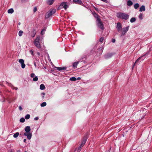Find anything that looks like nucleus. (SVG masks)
I'll list each match as a JSON object with an SVG mask.
<instances>
[{
    "label": "nucleus",
    "mask_w": 152,
    "mask_h": 152,
    "mask_svg": "<svg viewBox=\"0 0 152 152\" xmlns=\"http://www.w3.org/2000/svg\"><path fill=\"white\" fill-rule=\"evenodd\" d=\"M145 10L144 5H142L140 8V11L142 12V11H145Z\"/></svg>",
    "instance_id": "2eb2a0df"
},
{
    "label": "nucleus",
    "mask_w": 152,
    "mask_h": 152,
    "mask_svg": "<svg viewBox=\"0 0 152 152\" xmlns=\"http://www.w3.org/2000/svg\"><path fill=\"white\" fill-rule=\"evenodd\" d=\"M136 20V19L135 18H132L130 19V21L131 23H133Z\"/></svg>",
    "instance_id": "a878e982"
},
{
    "label": "nucleus",
    "mask_w": 152,
    "mask_h": 152,
    "mask_svg": "<svg viewBox=\"0 0 152 152\" xmlns=\"http://www.w3.org/2000/svg\"><path fill=\"white\" fill-rule=\"evenodd\" d=\"M63 7V8L65 10H66L69 6L66 4V2H63L60 5V7Z\"/></svg>",
    "instance_id": "423d86ee"
},
{
    "label": "nucleus",
    "mask_w": 152,
    "mask_h": 152,
    "mask_svg": "<svg viewBox=\"0 0 152 152\" xmlns=\"http://www.w3.org/2000/svg\"><path fill=\"white\" fill-rule=\"evenodd\" d=\"M88 137V134H86V135L84 137L83 139V141L81 144L83 146L86 143Z\"/></svg>",
    "instance_id": "20e7f679"
},
{
    "label": "nucleus",
    "mask_w": 152,
    "mask_h": 152,
    "mask_svg": "<svg viewBox=\"0 0 152 152\" xmlns=\"http://www.w3.org/2000/svg\"><path fill=\"white\" fill-rule=\"evenodd\" d=\"M102 48H99L98 50H101V51L102 52Z\"/></svg>",
    "instance_id": "c03bdc74"
},
{
    "label": "nucleus",
    "mask_w": 152,
    "mask_h": 152,
    "mask_svg": "<svg viewBox=\"0 0 152 152\" xmlns=\"http://www.w3.org/2000/svg\"><path fill=\"white\" fill-rule=\"evenodd\" d=\"M113 56V54L111 53H108L105 55V58H108L111 57Z\"/></svg>",
    "instance_id": "9d476101"
},
{
    "label": "nucleus",
    "mask_w": 152,
    "mask_h": 152,
    "mask_svg": "<svg viewBox=\"0 0 152 152\" xmlns=\"http://www.w3.org/2000/svg\"><path fill=\"white\" fill-rule=\"evenodd\" d=\"M104 39V38L103 37H102L100 38L99 39V41L100 42H102L103 41V40Z\"/></svg>",
    "instance_id": "c9c22d12"
},
{
    "label": "nucleus",
    "mask_w": 152,
    "mask_h": 152,
    "mask_svg": "<svg viewBox=\"0 0 152 152\" xmlns=\"http://www.w3.org/2000/svg\"><path fill=\"white\" fill-rule=\"evenodd\" d=\"M34 65L35 66V67H37V65L35 62H34Z\"/></svg>",
    "instance_id": "09e8293b"
},
{
    "label": "nucleus",
    "mask_w": 152,
    "mask_h": 152,
    "mask_svg": "<svg viewBox=\"0 0 152 152\" xmlns=\"http://www.w3.org/2000/svg\"><path fill=\"white\" fill-rule=\"evenodd\" d=\"M47 103L46 102H44L41 104V107H45Z\"/></svg>",
    "instance_id": "cd10ccee"
},
{
    "label": "nucleus",
    "mask_w": 152,
    "mask_h": 152,
    "mask_svg": "<svg viewBox=\"0 0 152 152\" xmlns=\"http://www.w3.org/2000/svg\"><path fill=\"white\" fill-rule=\"evenodd\" d=\"M145 56V55H144L143 56H140V57H139L137 60L136 61L135 63L132 66V69L133 68L136 64H137V63H138L140 61H141L144 60V59L142 58L143 57V56Z\"/></svg>",
    "instance_id": "39448f33"
},
{
    "label": "nucleus",
    "mask_w": 152,
    "mask_h": 152,
    "mask_svg": "<svg viewBox=\"0 0 152 152\" xmlns=\"http://www.w3.org/2000/svg\"><path fill=\"white\" fill-rule=\"evenodd\" d=\"M95 10H96V11H97V10H98V8H96V7H94Z\"/></svg>",
    "instance_id": "603ef678"
},
{
    "label": "nucleus",
    "mask_w": 152,
    "mask_h": 152,
    "mask_svg": "<svg viewBox=\"0 0 152 152\" xmlns=\"http://www.w3.org/2000/svg\"><path fill=\"white\" fill-rule=\"evenodd\" d=\"M43 31H41V34L42 35H43L44 34V33H43Z\"/></svg>",
    "instance_id": "de8ad7c7"
},
{
    "label": "nucleus",
    "mask_w": 152,
    "mask_h": 152,
    "mask_svg": "<svg viewBox=\"0 0 152 152\" xmlns=\"http://www.w3.org/2000/svg\"><path fill=\"white\" fill-rule=\"evenodd\" d=\"M19 109L20 110H22V108L21 106H20L19 107Z\"/></svg>",
    "instance_id": "79ce46f5"
},
{
    "label": "nucleus",
    "mask_w": 152,
    "mask_h": 152,
    "mask_svg": "<svg viewBox=\"0 0 152 152\" xmlns=\"http://www.w3.org/2000/svg\"><path fill=\"white\" fill-rule=\"evenodd\" d=\"M83 146H82V145H80L78 149L77 150V152H80V151H81V148L83 147Z\"/></svg>",
    "instance_id": "b1692460"
},
{
    "label": "nucleus",
    "mask_w": 152,
    "mask_h": 152,
    "mask_svg": "<svg viewBox=\"0 0 152 152\" xmlns=\"http://www.w3.org/2000/svg\"><path fill=\"white\" fill-rule=\"evenodd\" d=\"M35 75V74L34 73H31V77L32 78H33L34 77Z\"/></svg>",
    "instance_id": "4c0bfd02"
},
{
    "label": "nucleus",
    "mask_w": 152,
    "mask_h": 152,
    "mask_svg": "<svg viewBox=\"0 0 152 152\" xmlns=\"http://www.w3.org/2000/svg\"><path fill=\"white\" fill-rule=\"evenodd\" d=\"M54 1L53 0H48L47 1V3L49 5H51L53 3Z\"/></svg>",
    "instance_id": "ddd939ff"
},
{
    "label": "nucleus",
    "mask_w": 152,
    "mask_h": 152,
    "mask_svg": "<svg viewBox=\"0 0 152 152\" xmlns=\"http://www.w3.org/2000/svg\"><path fill=\"white\" fill-rule=\"evenodd\" d=\"M139 4L138 3H136L134 5V7L135 9H137L139 7Z\"/></svg>",
    "instance_id": "5701e85b"
},
{
    "label": "nucleus",
    "mask_w": 152,
    "mask_h": 152,
    "mask_svg": "<svg viewBox=\"0 0 152 152\" xmlns=\"http://www.w3.org/2000/svg\"><path fill=\"white\" fill-rule=\"evenodd\" d=\"M97 21L98 22V26L101 29L103 30L104 25L101 21V20L99 17L97 18Z\"/></svg>",
    "instance_id": "7ed1b4c3"
},
{
    "label": "nucleus",
    "mask_w": 152,
    "mask_h": 152,
    "mask_svg": "<svg viewBox=\"0 0 152 152\" xmlns=\"http://www.w3.org/2000/svg\"><path fill=\"white\" fill-rule=\"evenodd\" d=\"M25 119L23 118H22L20 120V122L23 123L24 122Z\"/></svg>",
    "instance_id": "7c9ffc66"
},
{
    "label": "nucleus",
    "mask_w": 152,
    "mask_h": 152,
    "mask_svg": "<svg viewBox=\"0 0 152 152\" xmlns=\"http://www.w3.org/2000/svg\"><path fill=\"white\" fill-rule=\"evenodd\" d=\"M38 80V78L37 76H35L34 78L33 79V80L34 81H37Z\"/></svg>",
    "instance_id": "473e14b6"
},
{
    "label": "nucleus",
    "mask_w": 152,
    "mask_h": 152,
    "mask_svg": "<svg viewBox=\"0 0 152 152\" xmlns=\"http://www.w3.org/2000/svg\"><path fill=\"white\" fill-rule=\"evenodd\" d=\"M45 86L43 84H42L40 85V89L41 90H43L45 89Z\"/></svg>",
    "instance_id": "a211bd4d"
},
{
    "label": "nucleus",
    "mask_w": 152,
    "mask_h": 152,
    "mask_svg": "<svg viewBox=\"0 0 152 152\" xmlns=\"http://www.w3.org/2000/svg\"><path fill=\"white\" fill-rule=\"evenodd\" d=\"M139 18L140 19H142L143 18V15L142 14H140L139 15Z\"/></svg>",
    "instance_id": "72a5a7b5"
},
{
    "label": "nucleus",
    "mask_w": 152,
    "mask_h": 152,
    "mask_svg": "<svg viewBox=\"0 0 152 152\" xmlns=\"http://www.w3.org/2000/svg\"><path fill=\"white\" fill-rule=\"evenodd\" d=\"M125 33L124 32V31H123L122 32V33L121 35V36H123L125 34Z\"/></svg>",
    "instance_id": "37998d69"
},
{
    "label": "nucleus",
    "mask_w": 152,
    "mask_h": 152,
    "mask_svg": "<svg viewBox=\"0 0 152 152\" xmlns=\"http://www.w3.org/2000/svg\"><path fill=\"white\" fill-rule=\"evenodd\" d=\"M25 130L27 132H29L31 130V129L30 126H26L25 128Z\"/></svg>",
    "instance_id": "9b49d317"
},
{
    "label": "nucleus",
    "mask_w": 152,
    "mask_h": 152,
    "mask_svg": "<svg viewBox=\"0 0 152 152\" xmlns=\"http://www.w3.org/2000/svg\"><path fill=\"white\" fill-rule=\"evenodd\" d=\"M45 30H46L45 29L43 28V29H42V31H45Z\"/></svg>",
    "instance_id": "3c124183"
},
{
    "label": "nucleus",
    "mask_w": 152,
    "mask_h": 152,
    "mask_svg": "<svg viewBox=\"0 0 152 152\" xmlns=\"http://www.w3.org/2000/svg\"><path fill=\"white\" fill-rule=\"evenodd\" d=\"M19 134V132H17L14 134L13 137L15 138H16L18 136Z\"/></svg>",
    "instance_id": "4be33fe9"
},
{
    "label": "nucleus",
    "mask_w": 152,
    "mask_h": 152,
    "mask_svg": "<svg viewBox=\"0 0 152 152\" xmlns=\"http://www.w3.org/2000/svg\"><path fill=\"white\" fill-rule=\"evenodd\" d=\"M37 55L38 56H40V53L39 52H37Z\"/></svg>",
    "instance_id": "6e6d98bb"
},
{
    "label": "nucleus",
    "mask_w": 152,
    "mask_h": 152,
    "mask_svg": "<svg viewBox=\"0 0 152 152\" xmlns=\"http://www.w3.org/2000/svg\"><path fill=\"white\" fill-rule=\"evenodd\" d=\"M27 136V139L28 140H30L31 138V133L30 132H29L28 133Z\"/></svg>",
    "instance_id": "6ab92c4d"
},
{
    "label": "nucleus",
    "mask_w": 152,
    "mask_h": 152,
    "mask_svg": "<svg viewBox=\"0 0 152 152\" xmlns=\"http://www.w3.org/2000/svg\"><path fill=\"white\" fill-rule=\"evenodd\" d=\"M28 132H26L24 133H23V135H24V136H27V135L28 134Z\"/></svg>",
    "instance_id": "a19ab883"
},
{
    "label": "nucleus",
    "mask_w": 152,
    "mask_h": 152,
    "mask_svg": "<svg viewBox=\"0 0 152 152\" xmlns=\"http://www.w3.org/2000/svg\"><path fill=\"white\" fill-rule=\"evenodd\" d=\"M55 68H56L57 69V70L59 71H61V70H66V67H55Z\"/></svg>",
    "instance_id": "1a4fd4ad"
},
{
    "label": "nucleus",
    "mask_w": 152,
    "mask_h": 152,
    "mask_svg": "<svg viewBox=\"0 0 152 152\" xmlns=\"http://www.w3.org/2000/svg\"><path fill=\"white\" fill-rule=\"evenodd\" d=\"M25 152H27V151H25Z\"/></svg>",
    "instance_id": "052dcab7"
},
{
    "label": "nucleus",
    "mask_w": 152,
    "mask_h": 152,
    "mask_svg": "<svg viewBox=\"0 0 152 152\" xmlns=\"http://www.w3.org/2000/svg\"><path fill=\"white\" fill-rule=\"evenodd\" d=\"M79 63V62H75L73 64V67L74 69L77 68V66Z\"/></svg>",
    "instance_id": "4468645a"
},
{
    "label": "nucleus",
    "mask_w": 152,
    "mask_h": 152,
    "mask_svg": "<svg viewBox=\"0 0 152 152\" xmlns=\"http://www.w3.org/2000/svg\"><path fill=\"white\" fill-rule=\"evenodd\" d=\"M76 80L77 79L74 77H72L70 79V80L72 81H76Z\"/></svg>",
    "instance_id": "bb28decb"
},
{
    "label": "nucleus",
    "mask_w": 152,
    "mask_h": 152,
    "mask_svg": "<svg viewBox=\"0 0 152 152\" xmlns=\"http://www.w3.org/2000/svg\"><path fill=\"white\" fill-rule=\"evenodd\" d=\"M77 80H80L81 79V78L80 77H78L77 78Z\"/></svg>",
    "instance_id": "5fc2aeb1"
},
{
    "label": "nucleus",
    "mask_w": 152,
    "mask_h": 152,
    "mask_svg": "<svg viewBox=\"0 0 152 152\" xmlns=\"http://www.w3.org/2000/svg\"><path fill=\"white\" fill-rule=\"evenodd\" d=\"M37 8L36 7H34V9L33 11L34 12H35L37 11Z\"/></svg>",
    "instance_id": "58836bf2"
},
{
    "label": "nucleus",
    "mask_w": 152,
    "mask_h": 152,
    "mask_svg": "<svg viewBox=\"0 0 152 152\" xmlns=\"http://www.w3.org/2000/svg\"><path fill=\"white\" fill-rule=\"evenodd\" d=\"M16 152H20V150H17Z\"/></svg>",
    "instance_id": "4d7b16f0"
},
{
    "label": "nucleus",
    "mask_w": 152,
    "mask_h": 152,
    "mask_svg": "<svg viewBox=\"0 0 152 152\" xmlns=\"http://www.w3.org/2000/svg\"><path fill=\"white\" fill-rule=\"evenodd\" d=\"M133 4L132 2L130 0H129L127 1V5L129 6H131Z\"/></svg>",
    "instance_id": "f3484780"
},
{
    "label": "nucleus",
    "mask_w": 152,
    "mask_h": 152,
    "mask_svg": "<svg viewBox=\"0 0 152 152\" xmlns=\"http://www.w3.org/2000/svg\"><path fill=\"white\" fill-rule=\"evenodd\" d=\"M13 89H15V90H17L18 88L17 87H14Z\"/></svg>",
    "instance_id": "8fccbe9b"
},
{
    "label": "nucleus",
    "mask_w": 152,
    "mask_h": 152,
    "mask_svg": "<svg viewBox=\"0 0 152 152\" xmlns=\"http://www.w3.org/2000/svg\"><path fill=\"white\" fill-rule=\"evenodd\" d=\"M34 44L38 48H40V45L39 42H34Z\"/></svg>",
    "instance_id": "f8f14e48"
},
{
    "label": "nucleus",
    "mask_w": 152,
    "mask_h": 152,
    "mask_svg": "<svg viewBox=\"0 0 152 152\" xmlns=\"http://www.w3.org/2000/svg\"><path fill=\"white\" fill-rule=\"evenodd\" d=\"M19 62L21 64H23L24 63V61L22 59H20L19 60Z\"/></svg>",
    "instance_id": "c756f323"
},
{
    "label": "nucleus",
    "mask_w": 152,
    "mask_h": 152,
    "mask_svg": "<svg viewBox=\"0 0 152 152\" xmlns=\"http://www.w3.org/2000/svg\"><path fill=\"white\" fill-rule=\"evenodd\" d=\"M35 34H36V32L35 31L34 29H33V30L32 32V34L31 35V36L32 37H34L35 36Z\"/></svg>",
    "instance_id": "393cba45"
},
{
    "label": "nucleus",
    "mask_w": 152,
    "mask_h": 152,
    "mask_svg": "<svg viewBox=\"0 0 152 152\" xmlns=\"http://www.w3.org/2000/svg\"><path fill=\"white\" fill-rule=\"evenodd\" d=\"M73 1L74 3L77 4L81 5L83 4L81 0H73Z\"/></svg>",
    "instance_id": "6e6552de"
},
{
    "label": "nucleus",
    "mask_w": 152,
    "mask_h": 152,
    "mask_svg": "<svg viewBox=\"0 0 152 152\" xmlns=\"http://www.w3.org/2000/svg\"><path fill=\"white\" fill-rule=\"evenodd\" d=\"M22 134H21V133L20 134V135H21Z\"/></svg>",
    "instance_id": "bf43d9fd"
},
{
    "label": "nucleus",
    "mask_w": 152,
    "mask_h": 152,
    "mask_svg": "<svg viewBox=\"0 0 152 152\" xmlns=\"http://www.w3.org/2000/svg\"><path fill=\"white\" fill-rule=\"evenodd\" d=\"M30 115L29 114H27L25 116V118L26 119H28L30 118Z\"/></svg>",
    "instance_id": "c85d7f7f"
},
{
    "label": "nucleus",
    "mask_w": 152,
    "mask_h": 152,
    "mask_svg": "<svg viewBox=\"0 0 152 152\" xmlns=\"http://www.w3.org/2000/svg\"><path fill=\"white\" fill-rule=\"evenodd\" d=\"M25 66L26 65L25 64H24V63L23 64H21V67L22 68H24L25 67Z\"/></svg>",
    "instance_id": "f704fd0d"
},
{
    "label": "nucleus",
    "mask_w": 152,
    "mask_h": 152,
    "mask_svg": "<svg viewBox=\"0 0 152 152\" xmlns=\"http://www.w3.org/2000/svg\"><path fill=\"white\" fill-rule=\"evenodd\" d=\"M23 33V31H20L18 33L19 36L20 37L22 35Z\"/></svg>",
    "instance_id": "2f4dec72"
},
{
    "label": "nucleus",
    "mask_w": 152,
    "mask_h": 152,
    "mask_svg": "<svg viewBox=\"0 0 152 152\" xmlns=\"http://www.w3.org/2000/svg\"><path fill=\"white\" fill-rule=\"evenodd\" d=\"M18 24H19V25H20V23H18Z\"/></svg>",
    "instance_id": "13d9d810"
},
{
    "label": "nucleus",
    "mask_w": 152,
    "mask_h": 152,
    "mask_svg": "<svg viewBox=\"0 0 152 152\" xmlns=\"http://www.w3.org/2000/svg\"><path fill=\"white\" fill-rule=\"evenodd\" d=\"M117 16L118 18L125 20H127L129 17V15L128 14L122 12L117 13Z\"/></svg>",
    "instance_id": "f257e3e1"
},
{
    "label": "nucleus",
    "mask_w": 152,
    "mask_h": 152,
    "mask_svg": "<svg viewBox=\"0 0 152 152\" xmlns=\"http://www.w3.org/2000/svg\"><path fill=\"white\" fill-rule=\"evenodd\" d=\"M30 53L33 56H34V54H33V50H30Z\"/></svg>",
    "instance_id": "e433bc0d"
},
{
    "label": "nucleus",
    "mask_w": 152,
    "mask_h": 152,
    "mask_svg": "<svg viewBox=\"0 0 152 152\" xmlns=\"http://www.w3.org/2000/svg\"><path fill=\"white\" fill-rule=\"evenodd\" d=\"M129 26H128L125 28H123V31L124 32L126 33L127 31L128 30L129 28Z\"/></svg>",
    "instance_id": "dca6fc26"
},
{
    "label": "nucleus",
    "mask_w": 152,
    "mask_h": 152,
    "mask_svg": "<svg viewBox=\"0 0 152 152\" xmlns=\"http://www.w3.org/2000/svg\"><path fill=\"white\" fill-rule=\"evenodd\" d=\"M39 119V118L38 117H35L34 118V120H38V119Z\"/></svg>",
    "instance_id": "49530a36"
},
{
    "label": "nucleus",
    "mask_w": 152,
    "mask_h": 152,
    "mask_svg": "<svg viewBox=\"0 0 152 152\" xmlns=\"http://www.w3.org/2000/svg\"><path fill=\"white\" fill-rule=\"evenodd\" d=\"M56 10L55 9H51L45 14V18L48 19L50 18L56 12Z\"/></svg>",
    "instance_id": "f03ea898"
},
{
    "label": "nucleus",
    "mask_w": 152,
    "mask_h": 152,
    "mask_svg": "<svg viewBox=\"0 0 152 152\" xmlns=\"http://www.w3.org/2000/svg\"><path fill=\"white\" fill-rule=\"evenodd\" d=\"M14 12V10L13 9L11 8L9 9L8 11V12L9 13H12Z\"/></svg>",
    "instance_id": "412c9836"
},
{
    "label": "nucleus",
    "mask_w": 152,
    "mask_h": 152,
    "mask_svg": "<svg viewBox=\"0 0 152 152\" xmlns=\"http://www.w3.org/2000/svg\"><path fill=\"white\" fill-rule=\"evenodd\" d=\"M42 95H43V96H42V98L43 99L44 98V96L45 95V93H42L41 94Z\"/></svg>",
    "instance_id": "ea45409f"
},
{
    "label": "nucleus",
    "mask_w": 152,
    "mask_h": 152,
    "mask_svg": "<svg viewBox=\"0 0 152 152\" xmlns=\"http://www.w3.org/2000/svg\"><path fill=\"white\" fill-rule=\"evenodd\" d=\"M122 26L120 23H118L117 25V28L118 31H119L121 29Z\"/></svg>",
    "instance_id": "0eeeda50"
},
{
    "label": "nucleus",
    "mask_w": 152,
    "mask_h": 152,
    "mask_svg": "<svg viewBox=\"0 0 152 152\" xmlns=\"http://www.w3.org/2000/svg\"><path fill=\"white\" fill-rule=\"evenodd\" d=\"M40 37L39 36L37 37L35 39L34 42H39L40 40Z\"/></svg>",
    "instance_id": "aec40b11"
},
{
    "label": "nucleus",
    "mask_w": 152,
    "mask_h": 152,
    "mask_svg": "<svg viewBox=\"0 0 152 152\" xmlns=\"http://www.w3.org/2000/svg\"><path fill=\"white\" fill-rule=\"evenodd\" d=\"M115 39H112V42L113 43H114L115 42Z\"/></svg>",
    "instance_id": "a18cd8bd"
},
{
    "label": "nucleus",
    "mask_w": 152,
    "mask_h": 152,
    "mask_svg": "<svg viewBox=\"0 0 152 152\" xmlns=\"http://www.w3.org/2000/svg\"><path fill=\"white\" fill-rule=\"evenodd\" d=\"M26 139H25L24 140H23V142H26Z\"/></svg>",
    "instance_id": "864d4df0"
}]
</instances>
